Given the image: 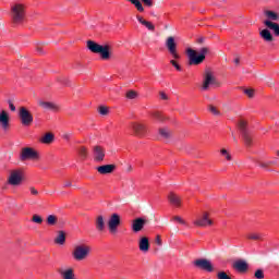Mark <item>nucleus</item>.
Masks as SVG:
<instances>
[{
  "mask_svg": "<svg viewBox=\"0 0 279 279\" xmlns=\"http://www.w3.org/2000/svg\"><path fill=\"white\" fill-rule=\"evenodd\" d=\"M10 19L14 27L25 24L27 21V5L23 2H15L10 8Z\"/></svg>",
  "mask_w": 279,
  "mask_h": 279,
  "instance_id": "1",
  "label": "nucleus"
},
{
  "mask_svg": "<svg viewBox=\"0 0 279 279\" xmlns=\"http://www.w3.org/2000/svg\"><path fill=\"white\" fill-rule=\"evenodd\" d=\"M209 51H210V48L208 47L201 48L199 52H197L193 48H187L185 50V53L187 56L189 66H199V64H203Z\"/></svg>",
  "mask_w": 279,
  "mask_h": 279,
  "instance_id": "2",
  "label": "nucleus"
},
{
  "mask_svg": "<svg viewBox=\"0 0 279 279\" xmlns=\"http://www.w3.org/2000/svg\"><path fill=\"white\" fill-rule=\"evenodd\" d=\"M86 45L87 49L92 51V53H99L101 60H110V58H112V46L109 44L99 45L97 41L87 40Z\"/></svg>",
  "mask_w": 279,
  "mask_h": 279,
  "instance_id": "3",
  "label": "nucleus"
},
{
  "mask_svg": "<svg viewBox=\"0 0 279 279\" xmlns=\"http://www.w3.org/2000/svg\"><path fill=\"white\" fill-rule=\"evenodd\" d=\"M166 48L168 49L170 56L173 58L170 60V64L174 66L177 71H182V65L175 61L180 60L182 57L180 56V52H178V43H175V38L173 36L167 38Z\"/></svg>",
  "mask_w": 279,
  "mask_h": 279,
  "instance_id": "4",
  "label": "nucleus"
},
{
  "mask_svg": "<svg viewBox=\"0 0 279 279\" xmlns=\"http://www.w3.org/2000/svg\"><path fill=\"white\" fill-rule=\"evenodd\" d=\"M90 256V246L86 244L76 245L72 251V257L77 262L86 260Z\"/></svg>",
  "mask_w": 279,
  "mask_h": 279,
  "instance_id": "5",
  "label": "nucleus"
},
{
  "mask_svg": "<svg viewBox=\"0 0 279 279\" xmlns=\"http://www.w3.org/2000/svg\"><path fill=\"white\" fill-rule=\"evenodd\" d=\"M17 117L20 119L21 125L24 128H29L34 123V114H32V111L27 109V107H20Z\"/></svg>",
  "mask_w": 279,
  "mask_h": 279,
  "instance_id": "6",
  "label": "nucleus"
},
{
  "mask_svg": "<svg viewBox=\"0 0 279 279\" xmlns=\"http://www.w3.org/2000/svg\"><path fill=\"white\" fill-rule=\"evenodd\" d=\"M239 130L240 133L242 134L245 147H252L254 145V137L252 135V132L247 130V122L245 120H241L239 122Z\"/></svg>",
  "mask_w": 279,
  "mask_h": 279,
  "instance_id": "7",
  "label": "nucleus"
},
{
  "mask_svg": "<svg viewBox=\"0 0 279 279\" xmlns=\"http://www.w3.org/2000/svg\"><path fill=\"white\" fill-rule=\"evenodd\" d=\"M24 180H25V172H23V170L21 169H15L11 171L8 178V184H10V186H21Z\"/></svg>",
  "mask_w": 279,
  "mask_h": 279,
  "instance_id": "8",
  "label": "nucleus"
},
{
  "mask_svg": "<svg viewBox=\"0 0 279 279\" xmlns=\"http://www.w3.org/2000/svg\"><path fill=\"white\" fill-rule=\"evenodd\" d=\"M194 267L196 269H201L202 271H206L207 274H213L215 271V266L213 265V262L207 258H198L193 262Z\"/></svg>",
  "mask_w": 279,
  "mask_h": 279,
  "instance_id": "9",
  "label": "nucleus"
},
{
  "mask_svg": "<svg viewBox=\"0 0 279 279\" xmlns=\"http://www.w3.org/2000/svg\"><path fill=\"white\" fill-rule=\"evenodd\" d=\"M40 158V155L36 149L32 147H24L21 150L20 154V160L21 162H25L26 160H38Z\"/></svg>",
  "mask_w": 279,
  "mask_h": 279,
  "instance_id": "10",
  "label": "nucleus"
},
{
  "mask_svg": "<svg viewBox=\"0 0 279 279\" xmlns=\"http://www.w3.org/2000/svg\"><path fill=\"white\" fill-rule=\"evenodd\" d=\"M210 85L219 86V82L213 74V71L207 69V70H205L202 90H208V88H210Z\"/></svg>",
  "mask_w": 279,
  "mask_h": 279,
  "instance_id": "11",
  "label": "nucleus"
},
{
  "mask_svg": "<svg viewBox=\"0 0 279 279\" xmlns=\"http://www.w3.org/2000/svg\"><path fill=\"white\" fill-rule=\"evenodd\" d=\"M107 226L110 234H116L117 230H119V226H121V216L119 214H112Z\"/></svg>",
  "mask_w": 279,
  "mask_h": 279,
  "instance_id": "12",
  "label": "nucleus"
},
{
  "mask_svg": "<svg viewBox=\"0 0 279 279\" xmlns=\"http://www.w3.org/2000/svg\"><path fill=\"white\" fill-rule=\"evenodd\" d=\"M131 128L135 136H138L140 138H145V136H147V125L141 122H132Z\"/></svg>",
  "mask_w": 279,
  "mask_h": 279,
  "instance_id": "13",
  "label": "nucleus"
},
{
  "mask_svg": "<svg viewBox=\"0 0 279 279\" xmlns=\"http://www.w3.org/2000/svg\"><path fill=\"white\" fill-rule=\"evenodd\" d=\"M147 223H148L147 218H143V217L135 218L132 221L131 230H132V232H134L136 234V233L141 232L143 230V228H145V226H147Z\"/></svg>",
  "mask_w": 279,
  "mask_h": 279,
  "instance_id": "14",
  "label": "nucleus"
},
{
  "mask_svg": "<svg viewBox=\"0 0 279 279\" xmlns=\"http://www.w3.org/2000/svg\"><path fill=\"white\" fill-rule=\"evenodd\" d=\"M194 226L197 228L213 226V220H210L208 211H204L203 216L194 221Z\"/></svg>",
  "mask_w": 279,
  "mask_h": 279,
  "instance_id": "15",
  "label": "nucleus"
},
{
  "mask_svg": "<svg viewBox=\"0 0 279 279\" xmlns=\"http://www.w3.org/2000/svg\"><path fill=\"white\" fill-rule=\"evenodd\" d=\"M93 156L95 162H104L106 158V149L99 145H96L93 147Z\"/></svg>",
  "mask_w": 279,
  "mask_h": 279,
  "instance_id": "16",
  "label": "nucleus"
},
{
  "mask_svg": "<svg viewBox=\"0 0 279 279\" xmlns=\"http://www.w3.org/2000/svg\"><path fill=\"white\" fill-rule=\"evenodd\" d=\"M38 106L44 110H50L51 112H60V107L56 102L40 100Z\"/></svg>",
  "mask_w": 279,
  "mask_h": 279,
  "instance_id": "17",
  "label": "nucleus"
},
{
  "mask_svg": "<svg viewBox=\"0 0 279 279\" xmlns=\"http://www.w3.org/2000/svg\"><path fill=\"white\" fill-rule=\"evenodd\" d=\"M96 170L98 171V173H100V175H108V173H114V171L117 170V165L111 163L98 166Z\"/></svg>",
  "mask_w": 279,
  "mask_h": 279,
  "instance_id": "18",
  "label": "nucleus"
},
{
  "mask_svg": "<svg viewBox=\"0 0 279 279\" xmlns=\"http://www.w3.org/2000/svg\"><path fill=\"white\" fill-rule=\"evenodd\" d=\"M233 269L239 274H245L250 269V265L243 259H238L233 263Z\"/></svg>",
  "mask_w": 279,
  "mask_h": 279,
  "instance_id": "19",
  "label": "nucleus"
},
{
  "mask_svg": "<svg viewBox=\"0 0 279 279\" xmlns=\"http://www.w3.org/2000/svg\"><path fill=\"white\" fill-rule=\"evenodd\" d=\"M168 201L171 206H174V208H180L182 206V197L173 192L169 193Z\"/></svg>",
  "mask_w": 279,
  "mask_h": 279,
  "instance_id": "20",
  "label": "nucleus"
},
{
  "mask_svg": "<svg viewBox=\"0 0 279 279\" xmlns=\"http://www.w3.org/2000/svg\"><path fill=\"white\" fill-rule=\"evenodd\" d=\"M0 125L4 131L10 130V114L5 110L0 112Z\"/></svg>",
  "mask_w": 279,
  "mask_h": 279,
  "instance_id": "21",
  "label": "nucleus"
},
{
  "mask_svg": "<svg viewBox=\"0 0 279 279\" xmlns=\"http://www.w3.org/2000/svg\"><path fill=\"white\" fill-rule=\"evenodd\" d=\"M57 271L62 279H77L75 278V270L73 268H68L65 270L62 268H59Z\"/></svg>",
  "mask_w": 279,
  "mask_h": 279,
  "instance_id": "22",
  "label": "nucleus"
},
{
  "mask_svg": "<svg viewBox=\"0 0 279 279\" xmlns=\"http://www.w3.org/2000/svg\"><path fill=\"white\" fill-rule=\"evenodd\" d=\"M95 228L97 232H105L106 231V220L101 215L97 216L95 219Z\"/></svg>",
  "mask_w": 279,
  "mask_h": 279,
  "instance_id": "23",
  "label": "nucleus"
},
{
  "mask_svg": "<svg viewBox=\"0 0 279 279\" xmlns=\"http://www.w3.org/2000/svg\"><path fill=\"white\" fill-rule=\"evenodd\" d=\"M138 247H140V252L147 254V252H149V238L147 236L141 238L138 242Z\"/></svg>",
  "mask_w": 279,
  "mask_h": 279,
  "instance_id": "24",
  "label": "nucleus"
},
{
  "mask_svg": "<svg viewBox=\"0 0 279 279\" xmlns=\"http://www.w3.org/2000/svg\"><path fill=\"white\" fill-rule=\"evenodd\" d=\"M264 25L267 26L268 29H271L275 36L279 37V24L276 22H271L269 20L264 21Z\"/></svg>",
  "mask_w": 279,
  "mask_h": 279,
  "instance_id": "25",
  "label": "nucleus"
},
{
  "mask_svg": "<svg viewBox=\"0 0 279 279\" xmlns=\"http://www.w3.org/2000/svg\"><path fill=\"white\" fill-rule=\"evenodd\" d=\"M158 134L165 141H169V138H171V136H173V131H171V129H169V128H159Z\"/></svg>",
  "mask_w": 279,
  "mask_h": 279,
  "instance_id": "26",
  "label": "nucleus"
},
{
  "mask_svg": "<svg viewBox=\"0 0 279 279\" xmlns=\"http://www.w3.org/2000/svg\"><path fill=\"white\" fill-rule=\"evenodd\" d=\"M259 36L265 43H274V35H271V32L268 28L260 31Z\"/></svg>",
  "mask_w": 279,
  "mask_h": 279,
  "instance_id": "27",
  "label": "nucleus"
},
{
  "mask_svg": "<svg viewBox=\"0 0 279 279\" xmlns=\"http://www.w3.org/2000/svg\"><path fill=\"white\" fill-rule=\"evenodd\" d=\"M136 19H137L138 23H141V25H144V27L148 28L149 32H156V26L151 22L146 21L141 15H136Z\"/></svg>",
  "mask_w": 279,
  "mask_h": 279,
  "instance_id": "28",
  "label": "nucleus"
},
{
  "mask_svg": "<svg viewBox=\"0 0 279 279\" xmlns=\"http://www.w3.org/2000/svg\"><path fill=\"white\" fill-rule=\"evenodd\" d=\"M54 243L57 245H64V243H66V232L58 231V234L54 239Z\"/></svg>",
  "mask_w": 279,
  "mask_h": 279,
  "instance_id": "29",
  "label": "nucleus"
},
{
  "mask_svg": "<svg viewBox=\"0 0 279 279\" xmlns=\"http://www.w3.org/2000/svg\"><path fill=\"white\" fill-rule=\"evenodd\" d=\"M39 141L44 145H51V143L56 141V135H53V133H46Z\"/></svg>",
  "mask_w": 279,
  "mask_h": 279,
  "instance_id": "30",
  "label": "nucleus"
},
{
  "mask_svg": "<svg viewBox=\"0 0 279 279\" xmlns=\"http://www.w3.org/2000/svg\"><path fill=\"white\" fill-rule=\"evenodd\" d=\"M265 16H267L268 21H279V14L276 11L267 10L265 11Z\"/></svg>",
  "mask_w": 279,
  "mask_h": 279,
  "instance_id": "31",
  "label": "nucleus"
},
{
  "mask_svg": "<svg viewBox=\"0 0 279 279\" xmlns=\"http://www.w3.org/2000/svg\"><path fill=\"white\" fill-rule=\"evenodd\" d=\"M129 3H132L137 10V12H145V8L143 7V2L141 0H128Z\"/></svg>",
  "mask_w": 279,
  "mask_h": 279,
  "instance_id": "32",
  "label": "nucleus"
},
{
  "mask_svg": "<svg viewBox=\"0 0 279 279\" xmlns=\"http://www.w3.org/2000/svg\"><path fill=\"white\" fill-rule=\"evenodd\" d=\"M151 117L154 121H157L158 123H165V121L167 120V118H165V116H162V113L160 112H153Z\"/></svg>",
  "mask_w": 279,
  "mask_h": 279,
  "instance_id": "33",
  "label": "nucleus"
},
{
  "mask_svg": "<svg viewBox=\"0 0 279 279\" xmlns=\"http://www.w3.org/2000/svg\"><path fill=\"white\" fill-rule=\"evenodd\" d=\"M47 226H56L58 223V216L49 215L46 219Z\"/></svg>",
  "mask_w": 279,
  "mask_h": 279,
  "instance_id": "34",
  "label": "nucleus"
},
{
  "mask_svg": "<svg viewBox=\"0 0 279 279\" xmlns=\"http://www.w3.org/2000/svg\"><path fill=\"white\" fill-rule=\"evenodd\" d=\"M78 155L81 156L82 160H86L88 158V148L81 146L78 148Z\"/></svg>",
  "mask_w": 279,
  "mask_h": 279,
  "instance_id": "35",
  "label": "nucleus"
},
{
  "mask_svg": "<svg viewBox=\"0 0 279 279\" xmlns=\"http://www.w3.org/2000/svg\"><path fill=\"white\" fill-rule=\"evenodd\" d=\"M246 239H250L251 241H263V234H260V233H248L246 235Z\"/></svg>",
  "mask_w": 279,
  "mask_h": 279,
  "instance_id": "36",
  "label": "nucleus"
},
{
  "mask_svg": "<svg viewBox=\"0 0 279 279\" xmlns=\"http://www.w3.org/2000/svg\"><path fill=\"white\" fill-rule=\"evenodd\" d=\"M126 99H138V92L131 89L125 94Z\"/></svg>",
  "mask_w": 279,
  "mask_h": 279,
  "instance_id": "37",
  "label": "nucleus"
},
{
  "mask_svg": "<svg viewBox=\"0 0 279 279\" xmlns=\"http://www.w3.org/2000/svg\"><path fill=\"white\" fill-rule=\"evenodd\" d=\"M221 156H223L226 158V160H228L229 162L232 160V155H230V153L228 151V149L222 148L220 150Z\"/></svg>",
  "mask_w": 279,
  "mask_h": 279,
  "instance_id": "38",
  "label": "nucleus"
},
{
  "mask_svg": "<svg viewBox=\"0 0 279 279\" xmlns=\"http://www.w3.org/2000/svg\"><path fill=\"white\" fill-rule=\"evenodd\" d=\"M255 279H265V270L257 269L254 274Z\"/></svg>",
  "mask_w": 279,
  "mask_h": 279,
  "instance_id": "39",
  "label": "nucleus"
},
{
  "mask_svg": "<svg viewBox=\"0 0 279 279\" xmlns=\"http://www.w3.org/2000/svg\"><path fill=\"white\" fill-rule=\"evenodd\" d=\"M244 95H246L248 99H254L255 92L253 88H246L244 89Z\"/></svg>",
  "mask_w": 279,
  "mask_h": 279,
  "instance_id": "40",
  "label": "nucleus"
},
{
  "mask_svg": "<svg viewBox=\"0 0 279 279\" xmlns=\"http://www.w3.org/2000/svg\"><path fill=\"white\" fill-rule=\"evenodd\" d=\"M98 112L99 114H102V117H106L110 112V110L106 106H100L98 108Z\"/></svg>",
  "mask_w": 279,
  "mask_h": 279,
  "instance_id": "41",
  "label": "nucleus"
},
{
  "mask_svg": "<svg viewBox=\"0 0 279 279\" xmlns=\"http://www.w3.org/2000/svg\"><path fill=\"white\" fill-rule=\"evenodd\" d=\"M32 221H33V223H43V217H40V216H38V215H33V217H32Z\"/></svg>",
  "mask_w": 279,
  "mask_h": 279,
  "instance_id": "42",
  "label": "nucleus"
},
{
  "mask_svg": "<svg viewBox=\"0 0 279 279\" xmlns=\"http://www.w3.org/2000/svg\"><path fill=\"white\" fill-rule=\"evenodd\" d=\"M209 112H211V114H215L216 117H219L220 114L219 110H217V107L213 105L209 106Z\"/></svg>",
  "mask_w": 279,
  "mask_h": 279,
  "instance_id": "43",
  "label": "nucleus"
},
{
  "mask_svg": "<svg viewBox=\"0 0 279 279\" xmlns=\"http://www.w3.org/2000/svg\"><path fill=\"white\" fill-rule=\"evenodd\" d=\"M36 53H38V56H45V49H43V46L37 45L35 48Z\"/></svg>",
  "mask_w": 279,
  "mask_h": 279,
  "instance_id": "44",
  "label": "nucleus"
},
{
  "mask_svg": "<svg viewBox=\"0 0 279 279\" xmlns=\"http://www.w3.org/2000/svg\"><path fill=\"white\" fill-rule=\"evenodd\" d=\"M172 219L173 221H178V223H181L182 226H186V221L180 216H174Z\"/></svg>",
  "mask_w": 279,
  "mask_h": 279,
  "instance_id": "45",
  "label": "nucleus"
},
{
  "mask_svg": "<svg viewBox=\"0 0 279 279\" xmlns=\"http://www.w3.org/2000/svg\"><path fill=\"white\" fill-rule=\"evenodd\" d=\"M146 8H151L154 5V0H141Z\"/></svg>",
  "mask_w": 279,
  "mask_h": 279,
  "instance_id": "46",
  "label": "nucleus"
},
{
  "mask_svg": "<svg viewBox=\"0 0 279 279\" xmlns=\"http://www.w3.org/2000/svg\"><path fill=\"white\" fill-rule=\"evenodd\" d=\"M73 134L72 133H63L62 134V138L63 141H66L69 143V141H71Z\"/></svg>",
  "mask_w": 279,
  "mask_h": 279,
  "instance_id": "47",
  "label": "nucleus"
},
{
  "mask_svg": "<svg viewBox=\"0 0 279 279\" xmlns=\"http://www.w3.org/2000/svg\"><path fill=\"white\" fill-rule=\"evenodd\" d=\"M271 165H274V161L259 162V167H262V169H267V167H271Z\"/></svg>",
  "mask_w": 279,
  "mask_h": 279,
  "instance_id": "48",
  "label": "nucleus"
},
{
  "mask_svg": "<svg viewBox=\"0 0 279 279\" xmlns=\"http://www.w3.org/2000/svg\"><path fill=\"white\" fill-rule=\"evenodd\" d=\"M71 186H73V183L71 182V180H65L63 182V189H71Z\"/></svg>",
  "mask_w": 279,
  "mask_h": 279,
  "instance_id": "49",
  "label": "nucleus"
},
{
  "mask_svg": "<svg viewBox=\"0 0 279 279\" xmlns=\"http://www.w3.org/2000/svg\"><path fill=\"white\" fill-rule=\"evenodd\" d=\"M159 95L160 98L163 99V101H167L169 99V96H167L165 92H160Z\"/></svg>",
  "mask_w": 279,
  "mask_h": 279,
  "instance_id": "50",
  "label": "nucleus"
},
{
  "mask_svg": "<svg viewBox=\"0 0 279 279\" xmlns=\"http://www.w3.org/2000/svg\"><path fill=\"white\" fill-rule=\"evenodd\" d=\"M9 107H10L11 112L16 111V106H14V104L12 101H9Z\"/></svg>",
  "mask_w": 279,
  "mask_h": 279,
  "instance_id": "51",
  "label": "nucleus"
},
{
  "mask_svg": "<svg viewBox=\"0 0 279 279\" xmlns=\"http://www.w3.org/2000/svg\"><path fill=\"white\" fill-rule=\"evenodd\" d=\"M155 243H157L159 246L162 245V239L160 238V235L156 236Z\"/></svg>",
  "mask_w": 279,
  "mask_h": 279,
  "instance_id": "52",
  "label": "nucleus"
},
{
  "mask_svg": "<svg viewBox=\"0 0 279 279\" xmlns=\"http://www.w3.org/2000/svg\"><path fill=\"white\" fill-rule=\"evenodd\" d=\"M29 191L32 195H38V190H36V187L32 186L29 187Z\"/></svg>",
  "mask_w": 279,
  "mask_h": 279,
  "instance_id": "53",
  "label": "nucleus"
},
{
  "mask_svg": "<svg viewBox=\"0 0 279 279\" xmlns=\"http://www.w3.org/2000/svg\"><path fill=\"white\" fill-rule=\"evenodd\" d=\"M204 37H199L198 39H197V43H198V45H204Z\"/></svg>",
  "mask_w": 279,
  "mask_h": 279,
  "instance_id": "54",
  "label": "nucleus"
},
{
  "mask_svg": "<svg viewBox=\"0 0 279 279\" xmlns=\"http://www.w3.org/2000/svg\"><path fill=\"white\" fill-rule=\"evenodd\" d=\"M234 64H236V65L241 64V59L235 58V59H234Z\"/></svg>",
  "mask_w": 279,
  "mask_h": 279,
  "instance_id": "55",
  "label": "nucleus"
},
{
  "mask_svg": "<svg viewBox=\"0 0 279 279\" xmlns=\"http://www.w3.org/2000/svg\"><path fill=\"white\" fill-rule=\"evenodd\" d=\"M133 169H134V168H132V166H129V167H128V172H129V173L132 172Z\"/></svg>",
  "mask_w": 279,
  "mask_h": 279,
  "instance_id": "56",
  "label": "nucleus"
},
{
  "mask_svg": "<svg viewBox=\"0 0 279 279\" xmlns=\"http://www.w3.org/2000/svg\"><path fill=\"white\" fill-rule=\"evenodd\" d=\"M232 138H233L234 143H236V136H234V133H232Z\"/></svg>",
  "mask_w": 279,
  "mask_h": 279,
  "instance_id": "57",
  "label": "nucleus"
},
{
  "mask_svg": "<svg viewBox=\"0 0 279 279\" xmlns=\"http://www.w3.org/2000/svg\"><path fill=\"white\" fill-rule=\"evenodd\" d=\"M58 82H62V78H58Z\"/></svg>",
  "mask_w": 279,
  "mask_h": 279,
  "instance_id": "58",
  "label": "nucleus"
},
{
  "mask_svg": "<svg viewBox=\"0 0 279 279\" xmlns=\"http://www.w3.org/2000/svg\"><path fill=\"white\" fill-rule=\"evenodd\" d=\"M277 156H279V150L277 151Z\"/></svg>",
  "mask_w": 279,
  "mask_h": 279,
  "instance_id": "59",
  "label": "nucleus"
}]
</instances>
